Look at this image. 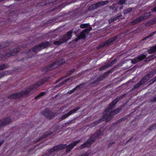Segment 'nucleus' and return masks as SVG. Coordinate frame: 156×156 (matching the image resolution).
<instances>
[{"instance_id": "a878e982", "label": "nucleus", "mask_w": 156, "mask_h": 156, "mask_svg": "<svg viewBox=\"0 0 156 156\" xmlns=\"http://www.w3.org/2000/svg\"><path fill=\"white\" fill-rule=\"evenodd\" d=\"M5 67V65L4 64L0 66V70H2L4 69Z\"/></svg>"}, {"instance_id": "9d476101", "label": "nucleus", "mask_w": 156, "mask_h": 156, "mask_svg": "<svg viewBox=\"0 0 156 156\" xmlns=\"http://www.w3.org/2000/svg\"><path fill=\"white\" fill-rule=\"evenodd\" d=\"M12 122V119L10 117L1 119L0 120V127L5 126L7 124L11 123Z\"/></svg>"}, {"instance_id": "f3484780", "label": "nucleus", "mask_w": 156, "mask_h": 156, "mask_svg": "<svg viewBox=\"0 0 156 156\" xmlns=\"http://www.w3.org/2000/svg\"><path fill=\"white\" fill-rule=\"evenodd\" d=\"M149 75L146 76L143 78V79L141 80L140 82V83H141V84L140 85V83L139 84V86H140L143 83H144L145 82H146L147 80H148L149 79Z\"/></svg>"}, {"instance_id": "58836bf2", "label": "nucleus", "mask_w": 156, "mask_h": 156, "mask_svg": "<svg viewBox=\"0 0 156 156\" xmlns=\"http://www.w3.org/2000/svg\"><path fill=\"white\" fill-rule=\"evenodd\" d=\"M3 140H2V141H0V146L3 143Z\"/></svg>"}, {"instance_id": "dca6fc26", "label": "nucleus", "mask_w": 156, "mask_h": 156, "mask_svg": "<svg viewBox=\"0 0 156 156\" xmlns=\"http://www.w3.org/2000/svg\"><path fill=\"white\" fill-rule=\"evenodd\" d=\"M9 57V55L8 52L5 54H1L0 55V61L4 60Z\"/></svg>"}, {"instance_id": "a211bd4d", "label": "nucleus", "mask_w": 156, "mask_h": 156, "mask_svg": "<svg viewBox=\"0 0 156 156\" xmlns=\"http://www.w3.org/2000/svg\"><path fill=\"white\" fill-rule=\"evenodd\" d=\"M156 51V46L151 48L148 50L149 53L151 54Z\"/></svg>"}, {"instance_id": "0eeeda50", "label": "nucleus", "mask_w": 156, "mask_h": 156, "mask_svg": "<svg viewBox=\"0 0 156 156\" xmlns=\"http://www.w3.org/2000/svg\"><path fill=\"white\" fill-rule=\"evenodd\" d=\"M68 39V32L67 33L66 35H63L60 37V39L54 42V44L55 45H58L61 44L66 42L67 41Z\"/></svg>"}, {"instance_id": "a19ab883", "label": "nucleus", "mask_w": 156, "mask_h": 156, "mask_svg": "<svg viewBox=\"0 0 156 156\" xmlns=\"http://www.w3.org/2000/svg\"><path fill=\"white\" fill-rule=\"evenodd\" d=\"M133 137L131 138L129 140L127 141V143L129 141H130L132 139Z\"/></svg>"}, {"instance_id": "6ab92c4d", "label": "nucleus", "mask_w": 156, "mask_h": 156, "mask_svg": "<svg viewBox=\"0 0 156 156\" xmlns=\"http://www.w3.org/2000/svg\"><path fill=\"white\" fill-rule=\"evenodd\" d=\"M68 81V79H66L64 81L62 82L61 83H60L58 85L56 86V87H60L63 85H64L66 84V83Z\"/></svg>"}, {"instance_id": "473e14b6", "label": "nucleus", "mask_w": 156, "mask_h": 156, "mask_svg": "<svg viewBox=\"0 0 156 156\" xmlns=\"http://www.w3.org/2000/svg\"><path fill=\"white\" fill-rule=\"evenodd\" d=\"M63 77H61L59 79H58V80H57L56 81V83H58L62 79H63Z\"/></svg>"}, {"instance_id": "49530a36", "label": "nucleus", "mask_w": 156, "mask_h": 156, "mask_svg": "<svg viewBox=\"0 0 156 156\" xmlns=\"http://www.w3.org/2000/svg\"><path fill=\"white\" fill-rule=\"evenodd\" d=\"M3 0H0V1H3Z\"/></svg>"}, {"instance_id": "2f4dec72", "label": "nucleus", "mask_w": 156, "mask_h": 156, "mask_svg": "<svg viewBox=\"0 0 156 156\" xmlns=\"http://www.w3.org/2000/svg\"><path fill=\"white\" fill-rule=\"evenodd\" d=\"M63 77H61L59 79H58V80H57L56 81V83H58L62 79H63Z\"/></svg>"}, {"instance_id": "7c9ffc66", "label": "nucleus", "mask_w": 156, "mask_h": 156, "mask_svg": "<svg viewBox=\"0 0 156 156\" xmlns=\"http://www.w3.org/2000/svg\"><path fill=\"white\" fill-rule=\"evenodd\" d=\"M49 3H53L55 2V0H48Z\"/></svg>"}, {"instance_id": "c756f323", "label": "nucleus", "mask_w": 156, "mask_h": 156, "mask_svg": "<svg viewBox=\"0 0 156 156\" xmlns=\"http://www.w3.org/2000/svg\"><path fill=\"white\" fill-rule=\"evenodd\" d=\"M45 93L44 92H41L39 94V95L41 97L43 96L45 94Z\"/></svg>"}, {"instance_id": "bb28decb", "label": "nucleus", "mask_w": 156, "mask_h": 156, "mask_svg": "<svg viewBox=\"0 0 156 156\" xmlns=\"http://www.w3.org/2000/svg\"><path fill=\"white\" fill-rule=\"evenodd\" d=\"M5 75V73L2 72L0 73V78L3 77Z\"/></svg>"}, {"instance_id": "393cba45", "label": "nucleus", "mask_w": 156, "mask_h": 156, "mask_svg": "<svg viewBox=\"0 0 156 156\" xmlns=\"http://www.w3.org/2000/svg\"><path fill=\"white\" fill-rule=\"evenodd\" d=\"M68 116V113H67L66 114L63 115L61 117L62 119H63L66 117H67Z\"/></svg>"}, {"instance_id": "ea45409f", "label": "nucleus", "mask_w": 156, "mask_h": 156, "mask_svg": "<svg viewBox=\"0 0 156 156\" xmlns=\"http://www.w3.org/2000/svg\"><path fill=\"white\" fill-rule=\"evenodd\" d=\"M153 127H149V128L148 129V130H152V129H153Z\"/></svg>"}, {"instance_id": "423d86ee", "label": "nucleus", "mask_w": 156, "mask_h": 156, "mask_svg": "<svg viewBox=\"0 0 156 156\" xmlns=\"http://www.w3.org/2000/svg\"><path fill=\"white\" fill-rule=\"evenodd\" d=\"M29 93V92L27 90L20 92L14 94H11L9 95L8 98L9 99H15L19 98L23 95L25 94H27Z\"/></svg>"}, {"instance_id": "7ed1b4c3", "label": "nucleus", "mask_w": 156, "mask_h": 156, "mask_svg": "<svg viewBox=\"0 0 156 156\" xmlns=\"http://www.w3.org/2000/svg\"><path fill=\"white\" fill-rule=\"evenodd\" d=\"M63 62L60 61L54 62L52 64L43 68L42 69V71L43 72H46L52 70L54 69L57 67L61 65Z\"/></svg>"}, {"instance_id": "79ce46f5", "label": "nucleus", "mask_w": 156, "mask_h": 156, "mask_svg": "<svg viewBox=\"0 0 156 156\" xmlns=\"http://www.w3.org/2000/svg\"><path fill=\"white\" fill-rule=\"evenodd\" d=\"M69 34H70L72 33V32L71 31H69Z\"/></svg>"}, {"instance_id": "f704fd0d", "label": "nucleus", "mask_w": 156, "mask_h": 156, "mask_svg": "<svg viewBox=\"0 0 156 156\" xmlns=\"http://www.w3.org/2000/svg\"><path fill=\"white\" fill-rule=\"evenodd\" d=\"M41 97L39 95H37L36 96H35V98H34L35 99H37L38 98H39L40 97Z\"/></svg>"}, {"instance_id": "b1692460", "label": "nucleus", "mask_w": 156, "mask_h": 156, "mask_svg": "<svg viewBox=\"0 0 156 156\" xmlns=\"http://www.w3.org/2000/svg\"><path fill=\"white\" fill-rule=\"evenodd\" d=\"M90 26L88 23L83 24L80 25V27L81 28H83L85 27H88Z\"/></svg>"}, {"instance_id": "f03ea898", "label": "nucleus", "mask_w": 156, "mask_h": 156, "mask_svg": "<svg viewBox=\"0 0 156 156\" xmlns=\"http://www.w3.org/2000/svg\"><path fill=\"white\" fill-rule=\"evenodd\" d=\"M119 112V109L113 110L111 112L109 109L106 110L103 113L102 120L108 121L112 119L113 115L118 113Z\"/></svg>"}, {"instance_id": "ddd939ff", "label": "nucleus", "mask_w": 156, "mask_h": 156, "mask_svg": "<svg viewBox=\"0 0 156 156\" xmlns=\"http://www.w3.org/2000/svg\"><path fill=\"white\" fill-rule=\"evenodd\" d=\"M20 49L19 48H16L10 50L9 52H8L9 57L15 55L18 52H19Z\"/></svg>"}, {"instance_id": "4be33fe9", "label": "nucleus", "mask_w": 156, "mask_h": 156, "mask_svg": "<svg viewBox=\"0 0 156 156\" xmlns=\"http://www.w3.org/2000/svg\"><path fill=\"white\" fill-rule=\"evenodd\" d=\"M101 121V120H99V121H95L92 123L90 126L91 127H93L96 126L97 124L99 123Z\"/></svg>"}, {"instance_id": "1a4fd4ad", "label": "nucleus", "mask_w": 156, "mask_h": 156, "mask_svg": "<svg viewBox=\"0 0 156 156\" xmlns=\"http://www.w3.org/2000/svg\"><path fill=\"white\" fill-rule=\"evenodd\" d=\"M91 30V28L89 27L84 30L80 34L78 37L77 38L75 39V41H77L80 39L84 38L86 34H87Z\"/></svg>"}, {"instance_id": "de8ad7c7", "label": "nucleus", "mask_w": 156, "mask_h": 156, "mask_svg": "<svg viewBox=\"0 0 156 156\" xmlns=\"http://www.w3.org/2000/svg\"><path fill=\"white\" fill-rule=\"evenodd\" d=\"M3 0H0V1H3Z\"/></svg>"}, {"instance_id": "aec40b11", "label": "nucleus", "mask_w": 156, "mask_h": 156, "mask_svg": "<svg viewBox=\"0 0 156 156\" xmlns=\"http://www.w3.org/2000/svg\"><path fill=\"white\" fill-rule=\"evenodd\" d=\"M9 44L6 42H3L0 44V49L4 48L6 46H7Z\"/></svg>"}, {"instance_id": "09e8293b", "label": "nucleus", "mask_w": 156, "mask_h": 156, "mask_svg": "<svg viewBox=\"0 0 156 156\" xmlns=\"http://www.w3.org/2000/svg\"><path fill=\"white\" fill-rule=\"evenodd\" d=\"M105 66L103 67V68H105Z\"/></svg>"}, {"instance_id": "2eb2a0df", "label": "nucleus", "mask_w": 156, "mask_h": 156, "mask_svg": "<svg viewBox=\"0 0 156 156\" xmlns=\"http://www.w3.org/2000/svg\"><path fill=\"white\" fill-rule=\"evenodd\" d=\"M146 57V56L144 55H141L138 57L137 58H136L133 61V62L134 63H136L138 61H141Z\"/></svg>"}, {"instance_id": "5701e85b", "label": "nucleus", "mask_w": 156, "mask_h": 156, "mask_svg": "<svg viewBox=\"0 0 156 156\" xmlns=\"http://www.w3.org/2000/svg\"><path fill=\"white\" fill-rule=\"evenodd\" d=\"M115 38L114 37H112L110 39L108 40V41H106V43L107 44H108L112 42L115 41Z\"/></svg>"}, {"instance_id": "9b49d317", "label": "nucleus", "mask_w": 156, "mask_h": 156, "mask_svg": "<svg viewBox=\"0 0 156 156\" xmlns=\"http://www.w3.org/2000/svg\"><path fill=\"white\" fill-rule=\"evenodd\" d=\"M67 146V145L66 144H61L59 145L56 146L50 150L49 151L50 152H52L55 151L62 150L66 147Z\"/></svg>"}, {"instance_id": "20e7f679", "label": "nucleus", "mask_w": 156, "mask_h": 156, "mask_svg": "<svg viewBox=\"0 0 156 156\" xmlns=\"http://www.w3.org/2000/svg\"><path fill=\"white\" fill-rule=\"evenodd\" d=\"M48 45L49 42H43L34 46L32 48V50L34 52L37 53V51L47 47Z\"/></svg>"}, {"instance_id": "f257e3e1", "label": "nucleus", "mask_w": 156, "mask_h": 156, "mask_svg": "<svg viewBox=\"0 0 156 156\" xmlns=\"http://www.w3.org/2000/svg\"><path fill=\"white\" fill-rule=\"evenodd\" d=\"M101 128L92 135L90 138L88 139L86 142L84 143L80 146V148L81 149H83L86 147H90L94 142L96 139L99 137L100 135L102 134L101 130Z\"/></svg>"}, {"instance_id": "6e6552de", "label": "nucleus", "mask_w": 156, "mask_h": 156, "mask_svg": "<svg viewBox=\"0 0 156 156\" xmlns=\"http://www.w3.org/2000/svg\"><path fill=\"white\" fill-rule=\"evenodd\" d=\"M42 114L46 118L50 119L54 118L56 115L48 108H46L44 111L42 112Z\"/></svg>"}, {"instance_id": "412c9836", "label": "nucleus", "mask_w": 156, "mask_h": 156, "mask_svg": "<svg viewBox=\"0 0 156 156\" xmlns=\"http://www.w3.org/2000/svg\"><path fill=\"white\" fill-rule=\"evenodd\" d=\"M79 109V107H77L75 109H73V110L70 111L69 112V115H70L72 114L75 113L77 111H78Z\"/></svg>"}, {"instance_id": "37998d69", "label": "nucleus", "mask_w": 156, "mask_h": 156, "mask_svg": "<svg viewBox=\"0 0 156 156\" xmlns=\"http://www.w3.org/2000/svg\"><path fill=\"white\" fill-rule=\"evenodd\" d=\"M74 71H75V70L74 69H73L71 72L72 73L73 72H74Z\"/></svg>"}, {"instance_id": "a18cd8bd", "label": "nucleus", "mask_w": 156, "mask_h": 156, "mask_svg": "<svg viewBox=\"0 0 156 156\" xmlns=\"http://www.w3.org/2000/svg\"><path fill=\"white\" fill-rule=\"evenodd\" d=\"M3 0H0V1H3Z\"/></svg>"}, {"instance_id": "4c0bfd02", "label": "nucleus", "mask_w": 156, "mask_h": 156, "mask_svg": "<svg viewBox=\"0 0 156 156\" xmlns=\"http://www.w3.org/2000/svg\"><path fill=\"white\" fill-rule=\"evenodd\" d=\"M152 11H156V6L152 10Z\"/></svg>"}, {"instance_id": "f8f14e48", "label": "nucleus", "mask_w": 156, "mask_h": 156, "mask_svg": "<svg viewBox=\"0 0 156 156\" xmlns=\"http://www.w3.org/2000/svg\"><path fill=\"white\" fill-rule=\"evenodd\" d=\"M108 3V1H105L101 2L95 4H93L89 7V9L90 10H92L95 9L97 8V7L99 6L107 4Z\"/></svg>"}, {"instance_id": "c85d7f7f", "label": "nucleus", "mask_w": 156, "mask_h": 156, "mask_svg": "<svg viewBox=\"0 0 156 156\" xmlns=\"http://www.w3.org/2000/svg\"><path fill=\"white\" fill-rule=\"evenodd\" d=\"M115 143L114 142H111L110 143L108 144V147H110L112 145L114 144Z\"/></svg>"}, {"instance_id": "cd10ccee", "label": "nucleus", "mask_w": 156, "mask_h": 156, "mask_svg": "<svg viewBox=\"0 0 156 156\" xmlns=\"http://www.w3.org/2000/svg\"><path fill=\"white\" fill-rule=\"evenodd\" d=\"M125 2V0H120L119 2V3L120 4H124Z\"/></svg>"}, {"instance_id": "c9c22d12", "label": "nucleus", "mask_w": 156, "mask_h": 156, "mask_svg": "<svg viewBox=\"0 0 156 156\" xmlns=\"http://www.w3.org/2000/svg\"><path fill=\"white\" fill-rule=\"evenodd\" d=\"M151 58L150 59V60H151L152 58H155V57H156V56H155H155L154 55H153L152 56H151Z\"/></svg>"}, {"instance_id": "8fccbe9b", "label": "nucleus", "mask_w": 156, "mask_h": 156, "mask_svg": "<svg viewBox=\"0 0 156 156\" xmlns=\"http://www.w3.org/2000/svg\"><path fill=\"white\" fill-rule=\"evenodd\" d=\"M57 95H56V97H57Z\"/></svg>"}, {"instance_id": "39448f33", "label": "nucleus", "mask_w": 156, "mask_h": 156, "mask_svg": "<svg viewBox=\"0 0 156 156\" xmlns=\"http://www.w3.org/2000/svg\"><path fill=\"white\" fill-rule=\"evenodd\" d=\"M50 77H46L38 81L34 84L31 86L30 89L32 90H35L43 84L45 83L48 81Z\"/></svg>"}, {"instance_id": "72a5a7b5", "label": "nucleus", "mask_w": 156, "mask_h": 156, "mask_svg": "<svg viewBox=\"0 0 156 156\" xmlns=\"http://www.w3.org/2000/svg\"><path fill=\"white\" fill-rule=\"evenodd\" d=\"M140 22V21L139 20V19H137V20H135V21H134V23H136L138 22Z\"/></svg>"}, {"instance_id": "c03bdc74", "label": "nucleus", "mask_w": 156, "mask_h": 156, "mask_svg": "<svg viewBox=\"0 0 156 156\" xmlns=\"http://www.w3.org/2000/svg\"><path fill=\"white\" fill-rule=\"evenodd\" d=\"M147 18V17H145L144 18V19H146Z\"/></svg>"}, {"instance_id": "4468645a", "label": "nucleus", "mask_w": 156, "mask_h": 156, "mask_svg": "<svg viewBox=\"0 0 156 156\" xmlns=\"http://www.w3.org/2000/svg\"><path fill=\"white\" fill-rule=\"evenodd\" d=\"M80 140L76 141L69 144V152L77 144L80 142Z\"/></svg>"}, {"instance_id": "e433bc0d", "label": "nucleus", "mask_w": 156, "mask_h": 156, "mask_svg": "<svg viewBox=\"0 0 156 156\" xmlns=\"http://www.w3.org/2000/svg\"><path fill=\"white\" fill-rule=\"evenodd\" d=\"M156 80V77L152 79V83H154Z\"/></svg>"}]
</instances>
